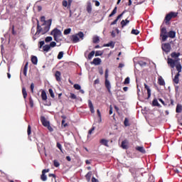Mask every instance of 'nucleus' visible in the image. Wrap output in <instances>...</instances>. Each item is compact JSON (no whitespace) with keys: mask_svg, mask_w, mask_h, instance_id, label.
<instances>
[{"mask_svg":"<svg viewBox=\"0 0 182 182\" xmlns=\"http://www.w3.org/2000/svg\"><path fill=\"white\" fill-rule=\"evenodd\" d=\"M41 97H42V100H48V96L46 95V92H45L43 90L42 91Z\"/></svg>","mask_w":182,"mask_h":182,"instance_id":"nucleus-19","label":"nucleus"},{"mask_svg":"<svg viewBox=\"0 0 182 182\" xmlns=\"http://www.w3.org/2000/svg\"><path fill=\"white\" fill-rule=\"evenodd\" d=\"M178 60L168 58V63L170 65L171 68H174L176 65V70H178V73L181 72V64H177Z\"/></svg>","mask_w":182,"mask_h":182,"instance_id":"nucleus-4","label":"nucleus"},{"mask_svg":"<svg viewBox=\"0 0 182 182\" xmlns=\"http://www.w3.org/2000/svg\"><path fill=\"white\" fill-rule=\"evenodd\" d=\"M100 63H102V59L97 58L93 59L91 65H95V66H98V65H100Z\"/></svg>","mask_w":182,"mask_h":182,"instance_id":"nucleus-9","label":"nucleus"},{"mask_svg":"<svg viewBox=\"0 0 182 182\" xmlns=\"http://www.w3.org/2000/svg\"><path fill=\"white\" fill-rule=\"evenodd\" d=\"M29 103H30L31 107H33V100H32V98L29 99Z\"/></svg>","mask_w":182,"mask_h":182,"instance_id":"nucleus-51","label":"nucleus"},{"mask_svg":"<svg viewBox=\"0 0 182 182\" xmlns=\"http://www.w3.org/2000/svg\"><path fill=\"white\" fill-rule=\"evenodd\" d=\"M169 14H171V18H176L177 15H178V14L176 12H171Z\"/></svg>","mask_w":182,"mask_h":182,"instance_id":"nucleus-43","label":"nucleus"},{"mask_svg":"<svg viewBox=\"0 0 182 182\" xmlns=\"http://www.w3.org/2000/svg\"><path fill=\"white\" fill-rule=\"evenodd\" d=\"M27 133L28 135L31 134V125H28V127Z\"/></svg>","mask_w":182,"mask_h":182,"instance_id":"nucleus-61","label":"nucleus"},{"mask_svg":"<svg viewBox=\"0 0 182 182\" xmlns=\"http://www.w3.org/2000/svg\"><path fill=\"white\" fill-rule=\"evenodd\" d=\"M92 182H99V181L97 179H96V178L92 177Z\"/></svg>","mask_w":182,"mask_h":182,"instance_id":"nucleus-63","label":"nucleus"},{"mask_svg":"<svg viewBox=\"0 0 182 182\" xmlns=\"http://www.w3.org/2000/svg\"><path fill=\"white\" fill-rule=\"evenodd\" d=\"M100 143H101V144H103L104 146H106L107 147L108 146L107 145L108 141L106 139H101Z\"/></svg>","mask_w":182,"mask_h":182,"instance_id":"nucleus-34","label":"nucleus"},{"mask_svg":"<svg viewBox=\"0 0 182 182\" xmlns=\"http://www.w3.org/2000/svg\"><path fill=\"white\" fill-rule=\"evenodd\" d=\"M117 13V7H114V10L112 11V14H109V18H112L114 15H116Z\"/></svg>","mask_w":182,"mask_h":182,"instance_id":"nucleus-27","label":"nucleus"},{"mask_svg":"<svg viewBox=\"0 0 182 182\" xmlns=\"http://www.w3.org/2000/svg\"><path fill=\"white\" fill-rule=\"evenodd\" d=\"M160 36L161 38V41L166 42L167 41V38H171L172 39L176 38V31H171L167 33V28H166V27H163L161 28Z\"/></svg>","mask_w":182,"mask_h":182,"instance_id":"nucleus-2","label":"nucleus"},{"mask_svg":"<svg viewBox=\"0 0 182 182\" xmlns=\"http://www.w3.org/2000/svg\"><path fill=\"white\" fill-rule=\"evenodd\" d=\"M47 129L50 131V132H53V128H52V127H50V124H49L48 126L46 127Z\"/></svg>","mask_w":182,"mask_h":182,"instance_id":"nucleus-56","label":"nucleus"},{"mask_svg":"<svg viewBox=\"0 0 182 182\" xmlns=\"http://www.w3.org/2000/svg\"><path fill=\"white\" fill-rule=\"evenodd\" d=\"M105 46H107V47L112 46V48H113L114 44H113V43H109L106 44Z\"/></svg>","mask_w":182,"mask_h":182,"instance_id":"nucleus-62","label":"nucleus"},{"mask_svg":"<svg viewBox=\"0 0 182 182\" xmlns=\"http://www.w3.org/2000/svg\"><path fill=\"white\" fill-rule=\"evenodd\" d=\"M70 32H72V29L67 28L64 31V35H69V33H70Z\"/></svg>","mask_w":182,"mask_h":182,"instance_id":"nucleus-36","label":"nucleus"},{"mask_svg":"<svg viewBox=\"0 0 182 182\" xmlns=\"http://www.w3.org/2000/svg\"><path fill=\"white\" fill-rule=\"evenodd\" d=\"M92 177V171L88 172L86 176H85V178L87 179V181H90V178Z\"/></svg>","mask_w":182,"mask_h":182,"instance_id":"nucleus-22","label":"nucleus"},{"mask_svg":"<svg viewBox=\"0 0 182 182\" xmlns=\"http://www.w3.org/2000/svg\"><path fill=\"white\" fill-rule=\"evenodd\" d=\"M107 77H109V70L106 69V70H105V80H107Z\"/></svg>","mask_w":182,"mask_h":182,"instance_id":"nucleus-46","label":"nucleus"},{"mask_svg":"<svg viewBox=\"0 0 182 182\" xmlns=\"http://www.w3.org/2000/svg\"><path fill=\"white\" fill-rule=\"evenodd\" d=\"M46 173H49V169H43L42 171V174L41 176L42 181H46V180H48V176L46 175Z\"/></svg>","mask_w":182,"mask_h":182,"instance_id":"nucleus-7","label":"nucleus"},{"mask_svg":"<svg viewBox=\"0 0 182 182\" xmlns=\"http://www.w3.org/2000/svg\"><path fill=\"white\" fill-rule=\"evenodd\" d=\"M124 124L126 127L129 126V119H127V118H125L124 122Z\"/></svg>","mask_w":182,"mask_h":182,"instance_id":"nucleus-47","label":"nucleus"},{"mask_svg":"<svg viewBox=\"0 0 182 182\" xmlns=\"http://www.w3.org/2000/svg\"><path fill=\"white\" fill-rule=\"evenodd\" d=\"M65 119L62 120V126H63V127H66L68 126V124L65 123Z\"/></svg>","mask_w":182,"mask_h":182,"instance_id":"nucleus-58","label":"nucleus"},{"mask_svg":"<svg viewBox=\"0 0 182 182\" xmlns=\"http://www.w3.org/2000/svg\"><path fill=\"white\" fill-rule=\"evenodd\" d=\"M129 83H130V77H127L124 80V85H129Z\"/></svg>","mask_w":182,"mask_h":182,"instance_id":"nucleus-39","label":"nucleus"},{"mask_svg":"<svg viewBox=\"0 0 182 182\" xmlns=\"http://www.w3.org/2000/svg\"><path fill=\"white\" fill-rule=\"evenodd\" d=\"M22 93H23V98L26 99V96H28V93L26 92V89L25 87H23Z\"/></svg>","mask_w":182,"mask_h":182,"instance_id":"nucleus-28","label":"nucleus"},{"mask_svg":"<svg viewBox=\"0 0 182 182\" xmlns=\"http://www.w3.org/2000/svg\"><path fill=\"white\" fill-rule=\"evenodd\" d=\"M50 25H52V20H48L47 23L43 24V28H41L39 24L37 25V31L33 36V39H36V38H39V33L42 35H45L46 32H49V29H50Z\"/></svg>","mask_w":182,"mask_h":182,"instance_id":"nucleus-1","label":"nucleus"},{"mask_svg":"<svg viewBox=\"0 0 182 182\" xmlns=\"http://www.w3.org/2000/svg\"><path fill=\"white\" fill-rule=\"evenodd\" d=\"M52 40H53L52 37L48 36V37L46 38L45 42L46 43H48V42H52Z\"/></svg>","mask_w":182,"mask_h":182,"instance_id":"nucleus-37","label":"nucleus"},{"mask_svg":"<svg viewBox=\"0 0 182 182\" xmlns=\"http://www.w3.org/2000/svg\"><path fill=\"white\" fill-rule=\"evenodd\" d=\"M41 123H42L43 126H44V127H47V126H49V124H50L49 121H48L46 119V118H45V117H41Z\"/></svg>","mask_w":182,"mask_h":182,"instance_id":"nucleus-8","label":"nucleus"},{"mask_svg":"<svg viewBox=\"0 0 182 182\" xmlns=\"http://www.w3.org/2000/svg\"><path fill=\"white\" fill-rule=\"evenodd\" d=\"M153 105L154 106H157L158 107H160V104L159 103V101H157V100H154L153 102H152Z\"/></svg>","mask_w":182,"mask_h":182,"instance_id":"nucleus-35","label":"nucleus"},{"mask_svg":"<svg viewBox=\"0 0 182 182\" xmlns=\"http://www.w3.org/2000/svg\"><path fill=\"white\" fill-rule=\"evenodd\" d=\"M161 48L164 52H165L166 53H168V52L171 50V46L168 43H163Z\"/></svg>","mask_w":182,"mask_h":182,"instance_id":"nucleus-6","label":"nucleus"},{"mask_svg":"<svg viewBox=\"0 0 182 182\" xmlns=\"http://www.w3.org/2000/svg\"><path fill=\"white\" fill-rule=\"evenodd\" d=\"M63 6H65V8L68 7L69 4L68 3V1L66 0L63 1Z\"/></svg>","mask_w":182,"mask_h":182,"instance_id":"nucleus-44","label":"nucleus"},{"mask_svg":"<svg viewBox=\"0 0 182 182\" xmlns=\"http://www.w3.org/2000/svg\"><path fill=\"white\" fill-rule=\"evenodd\" d=\"M171 14H170V13L168 14H167L165 17V22L166 23H167V22H170V21H171Z\"/></svg>","mask_w":182,"mask_h":182,"instance_id":"nucleus-16","label":"nucleus"},{"mask_svg":"<svg viewBox=\"0 0 182 182\" xmlns=\"http://www.w3.org/2000/svg\"><path fill=\"white\" fill-rule=\"evenodd\" d=\"M74 88L76 90H80L81 89V87L79 84H75L74 85Z\"/></svg>","mask_w":182,"mask_h":182,"instance_id":"nucleus-42","label":"nucleus"},{"mask_svg":"<svg viewBox=\"0 0 182 182\" xmlns=\"http://www.w3.org/2000/svg\"><path fill=\"white\" fill-rule=\"evenodd\" d=\"M139 65L140 66H146V62H144V61H139Z\"/></svg>","mask_w":182,"mask_h":182,"instance_id":"nucleus-50","label":"nucleus"},{"mask_svg":"<svg viewBox=\"0 0 182 182\" xmlns=\"http://www.w3.org/2000/svg\"><path fill=\"white\" fill-rule=\"evenodd\" d=\"M130 22V21L127 20V18L124 21V20H122L121 21V25L122 27L124 26H126V25H127V23H129Z\"/></svg>","mask_w":182,"mask_h":182,"instance_id":"nucleus-25","label":"nucleus"},{"mask_svg":"<svg viewBox=\"0 0 182 182\" xmlns=\"http://www.w3.org/2000/svg\"><path fill=\"white\" fill-rule=\"evenodd\" d=\"M72 2H73V0H68V9L70 8V5H72Z\"/></svg>","mask_w":182,"mask_h":182,"instance_id":"nucleus-59","label":"nucleus"},{"mask_svg":"<svg viewBox=\"0 0 182 182\" xmlns=\"http://www.w3.org/2000/svg\"><path fill=\"white\" fill-rule=\"evenodd\" d=\"M99 41H100L99 36H95L92 38L93 43H99Z\"/></svg>","mask_w":182,"mask_h":182,"instance_id":"nucleus-29","label":"nucleus"},{"mask_svg":"<svg viewBox=\"0 0 182 182\" xmlns=\"http://www.w3.org/2000/svg\"><path fill=\"white\" fill-rule=\"evenodd\" d=\"M28 73V63H26L24 68L23 70V73L24 76H26V73Z\"/></svg>","mask_w":182,"mask_h":182,"instance_id":"nucleus-26","label":"nucleus"},{"mask_svg":"<svg viewBox=\"0 0 182 182\" xmlns=\"http://www.w3.org/2000/svg\"><path fill=\"white\" fill-rule=\"evenodd\" d=\"M95 56V51H92L89 55H88V59L90 60L92 58Z\"/></svg>","mask_w":182,"mask_h":182,"instance_id":"nucleus-40","label":"nucleus"},{"mask_svg":"<svg viewBox=\"0 0 182 182\" xmlns=\"http://www.w3.org/2000/svg\"><path fill=\"white\" fill-rule=\"evenodd\" d=\"M105 87H107L108 92H110V89L112 88V86L110 85V82L109 80H105Z\"/></svg>","mask_w":182,"mask_h":182,"instance_id":"nucleus-14","label":"nucleus"},{"mask_svg":"<svg viewBox=\"0 0 182 182\" xmlns=\"http://www.w3.org/2000/svg\"><path fill=\"white\" fill-rule=\"evenodd\" d=\"M136 150L140 151V153H146V150H144V148L143 146H136Z\"/></svg>","mask_w":182,"mask_h":182,"instance_id":"nucleus-21","label":"nucleus"},{"mask_svg":"<svg viewBox=\"0 0 182 182\" xmlns=\"http://www.w3.org/2000/svg\"><path fill=\"white\" fill-rule=\"evenodd\" d=\"M83 38H85V34L83 32L80 31L75 35H73L71 36V41L73 42V43H77L79 41H83Z\"/></svg>","mask_w":182,"mask_h":182,"instance_id":"nucleus-5","label":"nucleus"},{"mask_svg":"<svg viewBox=\"0 0 182 182\" xmlns=\"http://www.w3.org/2000/svg\"><path fill=\"white\" fill-rule=\"evenodd\" d=\"M70 97L71 98V99H77V97H76V95H75V94H73V93H70Z\"/></svg>","mask_w":182,"mask_h":182,"instance_id":"nucleus-53","label":"nucleus"},{"mask_svg":"<svg viewBox=\"0 0 182 182\" xmlns=\"http://www.w3.org/2000/svg\"><path fill=\"white\" fill-rule=\"evenodd\" d=\"M158 82H159V84L161 86H164L165 82H164V80L163 79V77H160L158 79Z\"/></svg>","mask_w":182,"mask_h":182,"instance_id":"nucleus-23","label":"nucleus"},{"mask_svg":"<svg viewBox=\"0 0 182 182\" xmlns=\"http://www.w3.org/2000/svg\"><path fill=\"white\" fill-rule=\"evenodd\" d=\"M173 80L174 83H176V85H178V82H180V80L178 79V75H175Z\"/></svg>","mask_w":182,"mask_h":182,"instance_id":"nucleus-31","label":"nucleus"},{"mask_svg":"<svg viewBox=\"0 0 182 182\" xmlns=\"http://www.w3.org/2000/svg\"><path fill=\"white\" fill-rule=\"evenodd\" d=\"M43 45H45V41H41L40 42V48H42V46H43Z\"/></svg>","mask_w":182,"mask_h":182,"instance_id":"nucleus-64","label":"nucleus"},{"mask_svg":"<svg viewBox=\"0 0 182 182\" xmlns=\"http://www.w3.org/2000/svg\"><path fill=\"white\" fill-rule=\"evenodd\" d=\"M103 55V51L97 50L95 52V56H102Z\"/></svg>","mask_w":182,"mask_h":182,"instance_id":"nucleus-41","label":"nucleus"},{"mask_svg":"<svg viewBox=\"0 0 182 182\" xmlns=\"http://www.w3.org/2000/svg\"><path fill=\"white\" fill-rule=\"evenodd\" d=\"M43 50L44 52H49L50 50V46L49 45H45L43 46Z\"/></svg>","mask_w":182,"mask_h":182,"instance_id":"nucleus-17","label":"nucleus"},{"mask_svg":"<svg viewBox=\"0 0 182 182\" xmlns=\"http://www.w3.org/2000/svg\"><path fill=\"white\" fill-rule=\"evenodd\" d=\"M48 92H49V94H50V95L51 96V97H52L53 99H55V94L53 93V90H52V88H50V89L48 90Z\"/></svg>","mask_w":182,"mask_h":182,"instance_id":"nucleus-32","label":"nucleus"},{"mask_svg":"<svg viewBox=\"0 0 182 182\" xmlns=\"http://www.w3.org/2000/svg\"><path fill=\"white\" fill-rule=\"evenodd\" d=\"M51 35L53 36L54 41H56L57 42H61V41H63V36L62 35V31L58 28H54L51 31Z\"/></svg>","mask_w":182,"mask_h":182,"instance_id":"nucleus-3","label":"nucleus"},{"mask_svg":"<svg viewBox=\"0 0 182 182\" xmlns=\"http://www.w3.org/2000/svg\"><path fill=\"white\" fill-rule=\"evenodd\" d=\"M171 58H173V59H178V56H180V53H172L171 54Z\"/></svg>","mask_w":182,"mask_h":182,"instance_id":"nucleus-24","label":"nucleus"},{"mask_svg":"<svg viewBox=\"0 0 182 182\" xmlns=\"http://www.w3.org/2000/svg\"><path fill=\"white\" fill-rule=\"evenodd\" d=\"M159 100L164 105V106H167V102H165L161 98H159Z\"/></svg>","mask_w":182,"mask_h":182,"instance_id":"nucleus-49","label":"nucleus"},{"mask_svg":"<svg viewBox=\"0 0 182 182\" xmlns=\"http://www.w3.org/2000/svg\"><path fill=\"white\" fill-rule=\"evenodd\" d=\"M124 14V11H123L121 14H119L117 18L111 23V25H116V23H117V21L119 20L120 18H122L123 16V14Z\"/></svg>","mask_w":182,"mask_h":182,"instance_id":"nucleus-12","label":"nucleus"},{"mask_svg":"<svg viewBox=\"0 0 182 182\" xmlns=\"http://www.w3.org/2000/svg\"><path fill=\"white\" fill-rule=\"evenodd\" d=\"M41 21V22H44L43 23H48V21H45V16H42Z\"/></svg>","mask_w":182,"mask_h":182,"instance_id":"nucleus-55","label":"nucleus"},{"mask_svg":"<svg viewBox=\"0 0 182 182\" xmlns=\"http://www.w3.org/2000/svg\"><path fill=\"white\" fill-rule=\"evenodd\" d=\"M94 2L95 3V6H100V2L97 0L94 1Z\"/></svg>","mask_w":182,"mask_h":182,"instance_id":"nucleus-60","label":"nucleus"},{"mask_svg":"<svg viewBox=\"0 0 182 182\" xmlns=\"http://www.w3.org/2000/svg\"><path fill=\"white\" fill-rule=\"evenodd\" d=\"M64 53L63 51H60L58 55V59L60 60L63 58Z\"/></svg>","mask_w":182,"mask_h":182,"instance_id":"nucleus-38","label":"nucleus"},{"mask_svg":"<svg viewBox=\"0 0 182 182\" xmlns=\"http://www.w3.org/2000/svg\"><path fill=\"white\" fill-rule=\"evenodd\" d=\"M97 113L98 114V117H100V120L102 119V114H100V110L97 109Z\"/></svg>","mask_w":182,"mask_h":182,"instance_id":"nucleus-54","label":"nucleus"},{"mask_svg":"<svg viewBox=\"0 0 182 182\" xmlns=\"http://www.w3.org/2000/svg\"><path fill=\"white\" fill-rule=\"evenodd\" d=\"M57 147L60 150V151H62V144L57 143Z\"/></svg>","mask_w":182,"mask_h":182,"instance_id":"nucleus-57","label":"nucleus"},{"mask_svg":"<svg viewBox=\"0 0 182 182\" xmlns=\"http://www.w3.org/2000/svg\"><path fill=\"white\" fill-rule=\"evenodd\" d=\"M182 107L180 105H178L176 107V113H181Z\"/></svg>","mask_w":182,"mask_h":182,"instance_id":"nucleus-33","label":"nucleus"},{"mask_svg":"<svg viewBox=\"0 0 182 182\" xmlns=\"http://www.w3.org/2000/svg\"><path fill=\"white\" fill-rule=\"evenodd\" d=\"M121 147L124 149H127V147H129V141H127V140L123 141Z\"/></svg>","mask_w":182,"mask_h":182,"instance_id":"nucleus-10","label":"nucleus"},{"mask_svg":"<svg viewBox=\"0 0 182 182\" xmlns=\"http://www.w3.org/2000/svg\"><path fill=\"white\" fill-rule=\"evenodd\" d=\"M54 166L55 167H59V166H60V164H59L58 161L54 160Z\"/></svg>","mask_w":182,"mask_h":182,"instance_id":"nucleus-48","label":"nucleus"},{"mask_svg":"<svg viewBox=\"0 0 182 182\" xmlns=\"http://www.w3.org/2000/svg\"><path fill=\"white\" fill-rule=\"evenodd\" d=\"M31 62L33 65H38V58L36 56H33L31 58Z\"/></svg>","mask_w":182,"mask_h":182,"instance_id":"nucleus-20","label":"nucleus"},{"mask_svg":"<svg viewBox=\"0 0 182 182\" xmlns=\"http://www.w3.org/2000/svg\"><path fill=\"white\" fill-rule=\"evenodd\" d=\"M131 33H132V35H139V33H140V31L137 29H132Z\"/></svg>","mask_w":182,"mask_h":182,"instance_id":"nucleus-30","label":"nucleus"},{"mask_svg":"<svg viewBox=\"0 0 182 182\" xmlns=\"http://www.w3.org/2000/svg\"><path fill=\"white\" fill-rule=\"evenodd\" d=\"M86 9H87V12H88L89 14H92V3L87 2Z\"/></svg>","mask_w":182,"mask_h":182,"instance_id":"nucleus-15","label":"nucleus"},{"mask_svg":"<svg viewBox=\"0 0 182 182\" xmlns=\"http://www.w3.org/2000/svg\"><path fill=\"white\" fill-rule=\"evenodd\" d=\"M33 89H35V84L31 83V93H33Z\"/></svg>","mask_w":182,"mask_h":182,"instance_id":"nucleus-52","label":"nucleus"},{"mask_svg":"<svg viewBox=\"0 0 182 182\" xmlns=\"http://www.w3.org/2000/svg\"><path fill=\"white\" fill-rule=\"evenodd\" d=\"M55 79L58 82H60V72L57 71L55 74Z\"/></svg>","mask_w":182,"mask_h":182,"instance_id":"nucleus-18","label":"nucleus"},{"mask_svg":"<svg viewBox=\"0 0 182 182\" xmlns=\"http://www.w3.org/2000/svg\"><path fill=\"white\" fill-rule=\"evenodd\" d=\"M50 48H55V46H56V43L55 41H52L50 45H49Z\"/></svg>","mask_w":182,"mask_h":182,"instance_id":"nucleus-45","label":"nucleus"},{"mask_svg":"<svg viewBox=\"0 0 182 182\" xmlns=\"http://www.w3.org/2000/svg\"><path fill=\"white\" fill-rule=\"evenodd\" d=\"M144 87L147 90L148 99H150L151 96V90H150V87H148L146 84H144Z\"/></svg>","mask_w":182,"mask_h":182,"instance_id":"nucleus-13","label":"nucleus"},{"mask_svg":"<svg viewBox=\"0 0 182 182\" xmlns=\"http://www.w3.org/2000/svg\"><path fill=\"white\" fill-rule=\"evenodd\" d=\"M88 106L90 109L91 113H95V107H93V104L90 100H88Z\"/></svg>","mask_w":182,"mask_h":182,"instance_id":"nucleus-11","label":"nucleus"}]
</instances>
